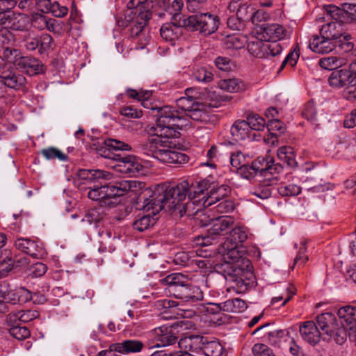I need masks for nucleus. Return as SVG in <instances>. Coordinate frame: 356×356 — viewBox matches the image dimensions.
I'll list each match as a JSON object with an SVG mask.
<instances>
[{
  "label": "nucleus",
  "mask_w": 356,
  "mask_h": 356,
  "mask_svg": "<svg viewBox=\"0 0 356 356\" xmlns=\"http://www.w3.org/2000/svg\"><path fill=\"white\" fill-rule=\"evenodd\" d=\"M186 120L181 113L170 106L160 108L154 127V136L141 145V152L158 160L159 154L163 148L175 145L174 139L179 136V130L186 125Z\"/></svg>",
  "instance_id": "f257e3e1"
},
{
  "label": "nucleus",
  "mask_w": 356,
  "mask_h": 356,
  "mask_svg": "<svg viewBox=\"0 0 356 356\" xmlns=\"http://www.w3.org/2000/svg\"><path fill=\"white\" fill-rule=\"evenodd\" d=\"M189 189L188 181H183L176 186L158 185L154 189L146 188L138 197L137 207L152 214L161 210L177 215Z\"/></svg>",
  "instance_id": "f03ea898"
},
{
  "label": "nucleus",
  "mask_w": 356,
  "mask_h": 356,
  "mask_svg": "<svg viewBox=\"0 0 356 356\" xmlns=\"http://www.w3.org/2000/svg\"><path fill=\"white\" fill-rule=\"evenodd\" d=\"M109 172L99 170H90V222H97L105 213V207L111 206L112 198L122 196L129 190L127 181L106 184V181L111 178Z\"/></svg>",
  "instance_id": "7ed1b4c3"
},
{
  "label": "nucleus",
  "mask_w": 356,
  "mask_h": 356,
  "mask_svg": "<svg viewBox=\"0 0 356 356\" xmlns=\"http://www.w3.org/2000/svg\"><path fill=\"white\" fill-rule=\"evenodd\" d=\"M343 33L341 25L336 22H328L322 26L320 35L314 34L309 40V48L317 54H327L334 50Z\"/></svg>",
  "instance_id": "20e7f679"
},
{
  "label": "nucleus",
  "mask_w": 356,
  "mask_h": 356,
  "mask_svg": "<svg viewBox=\"0 0 356 356\" xmlns=\"http://www.w3.org/2000/svg\"><path fill=\"white\" fill-rule=\"evenodd\" d=\"M170 288L174 296L183 302L191 305L203 299L201 289L188 283L187 277L181 273H172L163 280Z\"/></svg>",
  "instance_id": "39448f33"
},
{
  "label": "nucleus",
  "mask_w": 356,
  "mask_h": 356,
  "mask_svg": "<svg viewBox=\"0 0 356 356\" xmlns=\"http://www.w3.org/2000/svg\"><path fill=\"white\" fill-rule=\"evenodd\" d=\"M316 322L322 336H325L327 339H333L339 344H342L346 341V330L338 323L335 315L332 313L320 314L316 318Z\"/></svg>",
  "instance_id": "423d86ee"
},
{
  "label": "nucleus",
  "mask_w": 356,
  "mask_h": 356,
  "mask_svg": "<svg viewBox=\"0 0 356 356\" xmlns=\"http://www.w3.org/2000/svg\"><path fill=\"white\" fill-rule=\"evenodd\" d=\"M183 19L184 26L191 31H199L204 35H210L217 31L219 24L216 15L199 11Z\"/></svg>",
  "instance_id": "0eeeda50"
},
{
  "label": "nucleus",
  "mask_w": 356,
  "mask_h": 356,
  "mask_svg": "<svg viewBox=\"0 0 356 356\" xmlns=\"http://www.w3.org/2000/svg\"><path fill=\"white\" fill-rule=\"evenodd\" d=\"M131 145L124 141L115 139L97 138L90 140V152H95L97 154L105 159H113L117 154H114L111 150L115 151H131Z\"/></svg>",
  "instance_id": "6e6552de"
},
{
  "label": "nucleus",
  "mask_w": 356,
  "mask_h": 356,
  "mask_svg": "<svg viewBox=\"0 0 356 356\" xmlns=\"http://www.w3.org/2000/svg\"><path fill=\"white\" fill-rule=\"evenodd\" d=\"M147 346L148 349L172 345L177 341L171 327L162 325L151 330L147 333Z\"/></svg>",
  "instance_id": "1a4fd4ad"
},
{
  "label": "nucleus",
  "mask_w": 356,
  "mask_h": 356,
  "mask_svg": "<svg viewBox=\"0 0 356 356\" xmlns=\"http://www.w3.org/2000/svg\"><path fill=\"white\" fill-rule=\"evenodd\" d=\"M337 315L341 327L346 330V337L354 340L356 337V307L346 305L340 307Z\"/></svg>",
  "instance_id": "9d476101"
},
{
  "label": "nucleus",
  "mask_w": 356,
  "mask_h": 356,
  "mask_svg": "<svg viewBox=\"0 0 356 356\" xmlns=\"http://www.w3.org/2000/svg\"><path fill=\"white\" fill-rule=\"evenodd\" d=\"M14 245L17 250L34 259H42L47 254L42 243L30 238H17Z\"/></svg>",
  "instance_id": "9b49d317"
},
{
  "label": "nucleus",
  "mask_w": 356,
  "mask_h": 356,
  "mask_svg": "<svg viewBox=\"0 0 356 356\" xmlns=\"http://www.w3.org/2000/svg\"><path fill=\"white\" fill-rule=\"evenodd\" d=\"M25 47L29 51L38 50V53L42 55L53 50L55 44L53 38L49 34L42 33L39 36L26 38Z\"/></svg>",
  "instance_id": "f8f14e48"
},
{
  "label": "nucleus",
  "mask_w": 356,
  "mask_h": 356,
  "mask_svg": "<svg viewBox=\"0 0 356 356\" xmlns=\"http://www.w3.org/2000/svg\"><path fill=\"white\" fill-rule=\"evenodd\" d=\"M356 74V62H352L348 69L336 70L328 78L329 85L334 88L346 87L351 78Z\"/></svg>",
  "instance_id": "ddd939ff"
},
{
  "label": "nucleus",
  "mask_w": 356,
  "mask_h": 356,
  "mask_svg": "<svg viewBox=\"0 0 356 356\" xmlns=\"http://www.w3.org/2000/svg\"><path fill=\"white\" fill-rule=\"evenodd\" d=\"M113 159L118 161L115 165L116 170L122 174L135 176L143 168L140 162L133 155L121 156L120 154H117L116 158H113Z\"/></svg>",
  "instance_id": "4468645a"
},
{
  "label": "nucleus",
  "mask_w": 356,
  "mask_h": 356,
  "mask_svg": "<svg viewBox=\"0 0 356 356\" xmlns=\"http://www.w3.org/2000/svg\"><path fill=\"white\" fill-rule=\"evenodd\" d=\"M200 342L195 335L182 337L178 341L179 350L172 352V356H195L200 355Z\"/></svg>",
  "instance_id": "2eb2a0df"
},
{
  "label": "nucleus",
  "mask_w": 356,
  "mask_h": 356,
  "mask_svg": "<svg viewBox=\"0 0 356 356\" xmlns=\"http://www.w3.org/2000/svg\"><path fill=\"white\" fill-rule=\"evenodd\" d=\"M259 38L266 42L277 41L285 38L286 30L278 24H269L261 26L258 30Z\"/></svg>",
  "instance_id": "dca6fc26"
},
{
  "label": "nucleus",
  "mask_w": 356,
  "mask_h": 356,
  "mask_svg": "<svg viewBox=\"0 0 356 356\" xmlns=\"http://www.w3.org/2000/svg\"><path fill=\"white\" fill-rule=\"evenodd\" d=\"M31 25L38 30L47 29L54 33H58L60 26L58 22L41 13H33L31 19Z\"/></svg>",
  "instance_id": "f3484780"
},
{
  "label": "nucleus",
  "mask_w": 356,
  "mask_h": 356,
  "mask_svg": "<svg viewBox=\"0 0 356 356\" xmlns=\"http://www.w3.org/2000/svg\"><path fill=\"white\" fill-rule=\"evenodd\" d=\"M14 64L16 67L29 74L30 76L39 74L42 70L41 62L33 57L29 56H19L15 59Z\"/></svg>",
  "instance_id": "a211bd4d"
},
{
  "label": "nucleus",
  "mask_w": 356,
  "mask_h": 356,
  "mask_svg": "<svg viewBox=\"0 0 356 356\" xmlns=\"http://www.w3.org/2000/svg\"><path fill=\"white\" fill-rule=\"evenodd\" d=\"M181 26H184L183 19L164 24L160 29L161 38L173 44L182 34Z\"/></svg>",
  "instance_id": "6ab92c4d"
},
{
  "label": "nucleus",
  "mask_w": 356,
  "mask_h": 356,
  "mask_svg": "<svg viewBox=\"0 0 356 356\" xmlns=\"http://www.w3.org/2000/svg\"><path fill=\"white\" fill-rule=\"evenodd\" d=\"M195 337L200 343V355L204 354L206 356H226L222 346L218 341H207L205 337L200 335H195Z\"/></svg>",
  "instance_id": "aec40b11"
},
{
  "label": "nucleus",
  "mask_w": 356,
  "mask_h": 356,
  "mask_svg": "<svg viewBox=\"0 0 356 356\" xmlns=\"http://www.w3.org/2000/svg\"><path fill=\"white\" fill-rule=\"evenodd\" d=\"M300 333L302 339L310 344L315 345L320 341L321 332L313 321H306L300 325Z\"/></svg>",
  "instance_id": "412c9836"
},
{
  "label": "nucleus",
  "mask_w": 356,
  "mask_h": 356,
  "mask_svg": "<svg viewBox=\"0 0 356 356\" xmlns=\"http://www.w3.org/2000/svg\"><path fill=\"white\" fill-rule=\"evenodd\" d=\"M211 227L209 233L211 235H224L231 230L234 223L233 218L230 216H222L210 220Z\"/></svg>",
  "instance_id": "4be33fe9"
},
{
  "label": "nucleus",
  "mask_w": 356,
  "mask_h": 356,
  "mask_svg": "<svg viewBox=\"0 0 356 356\" xmlns=\"http://www.w3.org/2000/svg\"><path fill=\"white\" fill-rule=\"evenodd\" d=\"M230 275L236 277V281L250 280L252 277V265L249 259H242L239 263L231 266Z\"/></svg>",
  "instance_id": "5701e85b"
},
{
  "label": "nucleus",
  "mask_w": 356,
  "mask_h": 356,
  "mask_svg": "<svg viewBox=\"0 0 356 356\" xmlns=\"http://www.w3.org/2000/svg\"><path fill=\"white\" fill-rule=\"evenodd\" d=\"M172 147L163 148L159 154L158 160L168 164H183L188 161V157L185 154L171 149Z\"/></svg>",
  "instance_id": "b1692460"
},
{
  "label": "nucleus",
  "mask_w": 356,
  "mask_h": 356,
  "mask_svg": "<svg viewBox=\"0 0 356 356\" xmlns=\"http://www.w3.org/2000/svg\"><path fill=\"white\" fill-rule=\"evenodd\" d=\"M204 196L197 200L188 198V200L186 203H183L180 209H179L177 214L179 217H182L184 215L188 217H193L197 215L201 211L202 208H206L202 202H204Z\"/></svg>",
  "instance_id": "393cba45"
},
{
  "label": "nucleus",
  "mask_w": 356,
  "mask_h": 356,
  "mask_svg": "<svg viewBox=\"0 0 356 356\" xmlns=\"http://www.w3.org/2000/svg\"><path fill=\"white\" fill-rule=\"evenodd\" d=\"M2 68L0 70V77L4 87L6 86L13 89H19L26 83V78L21 74H15L12 72L6 71Z\"/></svg>",
  "instance_id": "a878e982"
},
{
  "label": "nucleus",
  "mask_w": 356,
  "mask_h": 356,
  "mask_svg": "<svg viewBox=\"0 0 356 356\" xmlns=\"http://www.w3.org/2000/svg\"><path fill=\"white\" fill-rule=\"evenodd\" d=\"M229 191V187L225 185H222L216 188H213L209 193H207V197L204 198V202H202V204H203L204 207H209L222 200L228 195Z\"/></svg>",
  "instance_id": "bb28decb"
},
{
  "label": "nucleus",
  "mask_w": 356,
  "mask_h": 356,
  "mask_svg": "<svg viewBox=\"0 0 356 356\" xmlns=\"http://www.w3.org/2000/svg\"><path fill=\"white\" fill-rule=\"evenodd\" d=\"M145 347H147L141 341L136 339L124 340L116 345L115 350L118 353L127 355L129 353H140Z\"/></svg>",
  "instance_id": "cd10ccee"
},
{
  "label": "nucleus",
  "mask_w": 356,
  "mask_h": 356,
  "mask_svg": "<svg viewBox=\"0 0 356 356\" xmlns=\"http://www.w3.org/2000/svg\"><path fill=\"white\" fill-rule=\"evenodd\" d=\"M152 13L149 10L140 11L136 18V22L131 27L132 37L140 36L147 22L151 19Z\"/></svg>",
  "instance_id": "c85d7f7f"
},
{
  "label": "nucleus",
  "mask_w": 356,
  "mask_h": 356,
  "mask_svg": "<svg viewBox=\"0 0 356 356\" xmlns=\"http://www.w3.org/2000/svg\"><path fill=\"white\" fill-rule=\"evenodd\" d=\"M256 37H252L247 42V48L248 51L255 57L264 58V45L266 41L259 38L258 32H256Z\"/></svg>",
  "instance_id": "c756f323"
},
{
  "label": "nucleus",
  "mask_w": 356,
  "mask_h": 356,
  "mask_svg": "<svg viewBox=\"0 0 356 356\" xmlns=\"http://www.w3.org/2000/svg\"><path fill=\"white\" fill-rule=\"evenodd\" d=\"M218 86L221 90L229 92H240L245 90V83L236 78L220 80Z\"/></svg>",
  "instance_id": "7c9ffc66"
},
{
  "label": "nucleus",
  "mask_w": 356,
  "mask_h": 356,
  "mask_svg": "<svg viewBox=\"0 0 356 356\" xmlns=\"http://www.w3.org/2000/svg\"><path fill=\"white\" fill-rule=\"evenodd\" d=\"M165 13L168 14L171 16V19L172 21H177V18L180 16V12L184 6V3L182 0H173L172 2L170 0H162V6H161Z\"/></svg>",
  "instance_id": "2f4dec72"
},
{
  "label": "nucleus",
  "mask_w": 356,
  "mask_h": 356,
  "mask_svg": "<svg viewBox=\"0 0 356 356\" xmlns=\"http://www.w3.org/2000/svg\"><path fill=\"white\" fill-rule=\"evenodd\" d=\"M223 247L227 250L224 253L225 259L227 263H230L231 265H234L235 263H239L242 261V259H247L243 257L242 253L237 249V245L229 244V241L225 242Z\"/></svg>",
  "instance_id": "473e14b6"
},
{
  "label": "nucleus",
  "mask_w": 356,
  "mask_h": 356,
  "mask_svg": "<svg viewBox=\"0 0 356 356\" xmlns=\"http://www.w3.org/2000/svg\"><path fill=\"white\" fill-rule=\"evenodd\" d=\"M250 235L249 231L247 227L243 226H237L232 228L229 231V244L237 245L240 243L245 242Z\"/></svg>",
  "instance_id": "72a5a7b5"
},
{
  "label": "nucleus",
  "mask_w": 356,
  "mask_h": 356,
  "mask_svg": "<svg viewBox=\"0 0 356 356\" xmlns=\"http://www.w3.org/2000/svg\"><path fill=\"white\" fill-rule=\"evenodd\" d=\"M222 310L226 312L240 313L247 308L246 302L241 298L227 300L220 303Z\"/></svg>",
  "instance_id": "f704fd0d"
},
{
  "label": "nucleus",
  "mask_w": 356,
  "mask_h": 356,
  "mask_svg": "<svg viewBox=\"0 0 356 356\" xmlns=\"http://www.w3.org/2000/svg\"><path fill=\"white\" fill-rule=\"evenodd\" d=\"M231 134L236 141H240L249 136L250 129L245 120H238L231 128Z\"/></svg>",
  "instance_id": "c9c22d12"
},
{
  "label": "nucleus",
  "mask_w": 356,
  "mask_h": 356,
  "mask_svg": "<svg viewBox=\"0 0 356 356\" xmlns=\"http://www.w3.org/2000/svg\"><path fill=\"white\" fill-rule=\"evenodd\" d=\"M248 40L245 35L234 34L227 35L223 41V45L227 49H240L245 47Z\"/></svg>",
  "instance_id": "e433bc0d"
},
{
  "label": "nucleus",
  "mask_w": 356,
  "mask_h": 356,
  "mask_svg": "<svg viewBox=\"0 0 356 356\" xmlns=\"http://www.w3.org/2000/svg\"><path fill=\"white\" fill-rule=\"evenodd\" d=\"M325 13L327 17L335 20L336 22L346 23L345 3L343 8H339L335 5H327L324 6Z\"/></svg>",
  "instance_id": "4c0bfd02"
},
{
  "label": "nucleus",
  "mask_w": 356,
  "mask_h": 356,
  "mask_svg": "<svg viewBox=\"0 0 356 356\" xmlns=\"http://www.w3.org/2000/svg\"><path fill=\"white\" fill-rule=\"evenodd\" d=\"M277 157L280 161L285 162L289 167L293 168L297 165L293 149L290 146L280 147L277 150Z\"/></svg>",
  "instance_id": "58836bf2"
},
{
  "label": "nucleus",
  "mask_w": 356,
  "mask_h": 356,
  "mask_svg": "<svg viewBox=\"0 0 356 356\" xmlns=\"http://www.w3.org/2000/svg\"><path fill=\"white\" fill-rule=\"evenodd\" d=\"M230 163L233 170H240L242 175L250 168V166L245 164V158L240 152L232 154Z\"/></svg>",
  "instance_id": "ea45409f"
},
{
  "label": "nucleus",
  "mask_w": 356,
  "mask_h": 356,
  "mask_svg": "<svg viewBox=\"0 0 356 356\" xmlns=\"http://www.w3.org/2000/svg\"><path fill=\"white\" fill-rule=\"evenodd\" d=\"M207 189V183L204 181L196 182L195 184H189V189L188 191L187 196L188 198L197 200L204 196L207 197V194H204V191Z\"/></svg>",
  "instance_id": "a19ab883"
},
{
  "label": "nucleus",
  "mask_w": 356,
  "mask_h": 356,
  "mask_svg": "<svg viewBox=\"0 0 356 356\" xmlns=\"http://www.w3.org/2000/svg\"><path fill=\"white\" fill-rule=\"evenodd\" d=\"M346 63L345 59L336 56L325 57L319 60L320 66L325 70H333L341 67Z\"/></svg>",
  "instance_id": "79ce46f5"
},
{
  "label": "nucleus",
  "mask_w": 356,
  "mask_h": 356,
  "mask_svg": "<svg viewBox=\"0 0 356 356\" xmlns=\"http://www.w3.org/2000/svg\"><path fill=\"white\" fill-rule=\"evenodd\" d=\"M10 334L18 340H24L30 337L29 330L24 325L18 323H7Z\"/></svg>",
  "instance_id": "37998d69"
},
{
  "label": "nucleus",
  "mask_w": 356,
  "mask_h": 356,
  "mask_svg": "<svg viewBox=\"0 0 356 356\" xmlns=\"http://www.w3.org/2000/svg\"><path fill=\"white\" fill-rule=\"evenodd\" d=\"M273 159L270 156L266 157H258L256 160H254L249 170H252L256 173L259 172L261 175L266 172V170L268 169L269 163H273Z\"/></svg>",
  "instance_id": "c03bdc74"
},
{
  "label": "nucleus",
  "mask_w": 356,
  "mask_h": 356,
  "mask_svg": "<svg viewBox=\"0 0 356 356\" xmlns=\"http://www.w3.org/2000/svg\"><path fill=\"white\" fill-rule=\"evenodd\" d=\"M277 190L280 195L286 197L296 196L301 193L300 186L290 183L286 184L282 182Z\"/></svg>",
  "instance_id": "a18cd8bd"
},
{
  "label": "nucleus",
  "mask_w": 356,
  "mask_h": 356,
  "mask_svg": "<svg viewBox=\"0 0 356 356\" xmlns=\"http://www.w3.org/2000/svg\"><path fill=\"white\" fill-rule=\"evenodd\" d=\"M30 311H19L16 313H10L7 316V323L23 325L24 323L32 320L33 318L30 316Z\"/></svg>",
  "instance_id": "49530a36"
},
{
  "label": "nucleus",
  "mask_w": 356,
  "mask_h": 356,
  "mask_svg": "<svg viewBox=\"0 0 356 356\" xmlns=\"http://www.w3.org/2000/svg\"><path fill=\"white\" fill-rule=\"evenodd\" d=\"M16 3V0H0V25H4L8 21L7 13Z\"/></svg>",
  "instance_id": "de8ad7c7"
},
{
  "label": "nucleus",
  "mask_w": 356,
  "mask_h": 356,
  "mask_svg": "<svg viewBox=\"0 0 356 356\" xmlns=\"http://www.w3.org/2000/svg\"><path fill=\"white\" fill-rule=\"evenodd\" d=\"M41 154L47 160L58 159L59 161H66L67 156L56 147H49L41 150Z\"/></svg>",
  "instance_id": "09e8293b"
},
{
  "label": "nucleus",
  "mask_w": 356,
  "mask_h": 356,
  "mask_svg": "<svg viewBox=\"0 0 356 356\" xmlns=\"http://www.w3.org/2000/svg\"><path fill=\"white\" fill-rule=\"evenodd\" d=\"M246 123L248 124L249 129L256 131H261L266 126L265 120L257 114H250L248 118Z\"/></svg>",
  "instance_id": "8fccbe9b"
},
{
  "label": "nucleus",
  "mask_w": 356,
  "mask_h": 356,
  "mask_svg": "<svg viewBox=\"0 0 356 356\" xmlns=\"http://www.w3.org/2000/svg\"><path fill=\"white\" fill-rule=\"evenodd\" d=\"M195 121H204L207 118V112L202 104H196V106L191 108L186 115Z\"/></svg>",
  "instance_id": "3c124183"
},
{
  "label": "nucleus",
  "mask_w": 356,
  "mask_h": 356,
  "mask_svg": "<svg viewBox=\"0 0 356 356\" xmlns=\"http://www.w3.org/2000/svg\"><path fill=\"white\" fill-rule=\"evenodd\" d=\"M196 104L198 102L195 100L194 97H181L177 100V106L185 113V115L194 108Z\"/></svg>",
  "instance_id": "603ef678"
},
{
  "label": "nucleus",
  "mask_w": 356,
  "mask_h": 356,
  "mask_svg": "<svg viewBox=\"0 0 356 356\" xmlns=\"http://www.w3.org/2000/svg\"><path fill=\"white\" fill-rule=\"evenodd\" d=\"M154 224V219L149 215L144 216L136 220L133 223L135 229L143 232Z\"/></svg>",
  "instance_id": "864d4df0"
},
{
  "label": "nucleus",
  "mask_w": 356,
  "mask_h": 356,
  "mask_svg": "<svg viewBox=\"0 0 356 356\" xmlns=\"http://www.w3.org/2000/svg\"><path fill=\"white\" fill-rule=\"evenodd\" d=\"M127 95L139 102H145L150 98L152 92L149 90H136L134 89L129 88L126 90Z\"/></svg>",
  "instance_id": "5fc2aeb1"
},
{
  "label": "nucleus",
  "mask_w": 356,
  "mask_h": 356,
  "mask_svg": "<svg viewBox=\"0 0 356 356\" xmlns=\"http://www.w3.org/2000/svg\"><path fill=\"white\" fill-rule=\"evenodd\" d=\"M264 49V58L277 56L282 51V46L280 44L277 43V41H270V42H266Z\"/></svg>",
  "instance_id": "6e6d98bb"
},
{
  "label": "nucleus",
  "mask_w": 356,
  "mask_h": 356,
  "mask_svg": "<svg viewBox=\"0 0 356 356\" xmlns=\"http://www.w3.org/2000/svg\"><path fill=\"white\" fill-rule=\"evenodd\" d=\"M193 77L200 82L209 83L213 80V74L204 67L195 70L193 72Z\"/></svg>",
  "instance_id": "4d7b16f0"
},
{
  "label": "nucleus",
  "mask_w": 356,
  "mask_h": 356,
  "mask_svg": "<svg viewBox=\"0 0 356 356\" xmlns=\"http://www.w3.org/2000/svg\"><path fill=\"white\" fill-rule=\"evenodd\" d=\"M343 96L349 101L356 99V74H354L345 88Z\"/></svg>",
  "instance_id": "13d9d810"
},
{
  "label": "nucleus",
  "mask_w": 356,
  "mask_h": 356,
  "mask_svg": "<svg viewBox=\"0 0 356 356\" xmlns=\"http://www.w3.org/2000/svg\"><path fill=\"white\" fill-rule=\"evenodd\" d=\"M14 260L9 255L0 259V277H6L13 269Z\"/></svg>",
  "instance_id": "bf43d9fd"
},
{
  "label": "nucleus",
  "mask_w": 356,
  "mask_h": 356,
  "mask_svg": "<svg viewBox=\"0 0 356 356\" xmlns=\"http://www.w3.org/2000/svg\"><path fill=\"white\" fill-rule=\"evenodd\" d=\"M268 185L261 184L253 189L251 193L260 199L265 200L271 195V188Z\"/></svg>",
  "instance_id": "052dcab7"
},
{
  "label": "nucleus",
  "mask_w": 356,
  "mask_h": 356,
  "mask_svg": "<svg viewBox=\"0 0 356 356\" xmlns=\"http://www.w3.org/2000/svg\"><path fill=\"white\" fill-rule=\"evenodd\" d=\"M350 40V35L343 33L342 38H340V41H337V46H338L344 52H353L354 49V44Z\"/></svg>",
  "instance_id": "680f3d73"
},
{
  "label": "nucleus",
  "mask_w": 356,
  "mask_h": 356,
  "mask_svg": "<svg viewBox=\"0 0 356 356\" xmlns=\"http://www.w3.org/2000/svg\"><path fill=\"white\" fill-rule=\"evenodd\" d=\"M253 8L250 5L248 1H243L240 6L237 16L243 20L250 19Z\"/></svg>",
  "instance_id": "e2e57ef3"
},
{
  "label": "nucleus",
  "mask_w": 356,
  "mask_h": 356,
  "mask_svg": "<svg viewBox=\"0 0 356 356\" xmlns=\"http://www.w3.org/2000/svg\"><path fill=\"white\" fill-rule=\"evenodd\" d=\"M200 312L205 314H215L222 310L220 303H207V305H200L198 307Z\"/></svg>",
  "instance_id": "0e129e2a"
},
{
  "label": "nucleus",
  "mask_w": 356,
  "mask_h": 356,
  "mask_svg": "<svg viewBox=\"0 0 356 356\" xmlns=\"http://www.w3.org/2000/svg\"><path fill=\"white\" fill-rule=\"evenodd\" d=\"M252 352L255 356H275L270 348L262 343L254 345Z\"/></svg>",
  "instance_id": "69168bd1"
},
{
  "label": "nucleus",
  "mask_w": 356,
  "mask_h": 356,
  "mask_svg": "<svg viewBox=\"0 0 356 356\" xmlns=\"http://www.w3.org/2000/svg\"><path fill=\"white\" fill-rule=\"evenodd\" d=\"M215 64L216 67L225 72H228L232 69V67L234 66L232 61L226 57H218L215 60Z\"/></svg>",
  "instance_id": "338daca9"
},
{
  "label": "nucleus",
  "mask_w": 356,
  "mask_h": 356,
  "mask_svg": "<svg viewBox=\"0 0 356 356\" xmlns=\"http://www.w3.org/2000/svg\"><path fill=\"white\" fill-rule=\"evenodd\" d=\"M17 298L18 304H24L31 301L34 296H33L31 292L26 288L20 287L17 289Z\"/></svg>",
  "instance_id": "774afa93"
}]
</instances>
